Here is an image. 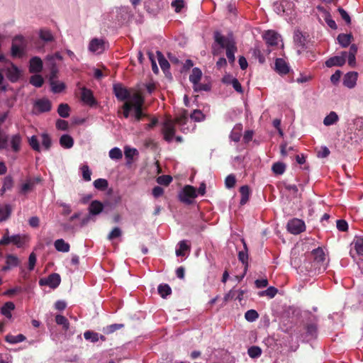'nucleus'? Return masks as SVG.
Wrapping results in <instances>:
<instances>
[{
	"label": "nucleus",
	"instance_id": "nucleus-34",
	"mask_svg": "<svg viewBox=\"0 0 363 363\" xmlns=\"http://www.w3.org/2000/svg\"><path fill=\"white\" fill-rule=\"evenodd\" d=\"M179 247L176 250L177 256H184L186 251L190 250V246L187 244L186 240H182L178 244Z\"/></svg>",
	"mask_w": 363,
	"mask_h": 363
},
{
	"label": "nucleus",
	"instance_id": "nucleus-5",
	"mask_svg": "<svg viewBox=\"0 0 363 363\" xmlns=\"http://www.w3.org/2000/svg\"><path fill=\"white\" fill-rule=\"evenodd\" d=\"M27 43L22 36H16L13 39L11 46V55L13 57H20L23 56L26 51Z\"/></svg>",
	"mask_w": 363,
	"mask_h": 363
},
{
	"label": "nucleus",
	"instance_id": "nucleus-64",
	"mask_svg": "<svg viewBox=\"0 0 363 363\" xmlns=\"http://www.w3.org/2000/svg\"><path fill=\"white\" fill-rule=\"evenodd\" d=\"M56 127L59 130H65L68 128V123L65 120L58 119L56 122Z\"/></svg>",
	"mask_w": 363,
	"mask_h": 363
},
{
	"label": "nucleus",
	"instance_id": "nucleus-30",
	"mask_svg": "<svg viewBox=\"0 0 363 363\" xmlns=\"http://www.w3.org/2000/svg\"><path fill=\"white\" fill-rule=\"evenodd\" d=\"M242 130V124L235 125L230 133V138L234 142H238L240 139Z\"/></svg>",
	"mask_w": 363,
	"mask_h": 363
},
{
	"label": "nucleus",
	"instance_id": "nucleus-36",
	"mask_svg": "<svg viewBox=\"0 0 363 363\" xmlns=\"http://www.w3.org/2000/svg\"><path fill=\"white\" fill-rule=\"evenodd\" d=\"M240 192L241 194L240 204L244 205L247 202L250 197V191L248 186L245 185L241 186L240 189Z\"/></svg>",
	"mask_w": 363,
	"mask_h": 363
},
{
	"label": "nucleus",
	"instance_id": "nucleus-59",
	"mask_svg": "<svg viewBox=\"0 0 363 363\" xmlns=\"http://www.w3.org/2000/svg\"><path fill=\"white\" fill-rule=\"evenodd\" d=\"M57 204L62 208V215L67 216L72 212L71 206L69 204H67L63 202H57Z\"/></svg>",
	"mask_w": 363,
	"mask_h": 363
},
{
	"label": "nucleus",
	"instance_id": "nucleus-33",
	"mask_svg": "<svg viewBox=\"0 0 363 363\" xmlns=\"http://www.w3.org/2000/svg\"><path fill=\"white\" fill-rule=\"evenodd\" d=\"M61 146L65 148H71L74 145L73 138L69 135H63L60 139Z\"/></svg>",
	"mask_w": 363,
	"mask_h": 363
},
{
	"label": "nucleus",
	"instance_id": "nucleus-41",
	"mask_svg": "<svg viewBox=\"0 0 363 363\" xmlns=\"http://www.w3.org/2000/svg\"><path fill=\"white\" fill-rule=\"evenodd\" d=\"M58 114L62 118H67L69 116V106L67 104H60L57 108Z\"/></svg>",
	"mask_w": 363,
	"mask_h": 363
},
{
	"label": "nucleus",
	"instance_id": "nucleus-8",
	"mask_svg": "<svg viewBox=\"0 0 363 363\" xmlns=\"http://www.w3.org/2000/svg\"><path fill=\"white\" fill-rule=\"evenodd\" d=\"M107 48V43L103 38H92L88 45V50L90 52L99 55L104 52Z\"/></svg>",
	"mask_w": 363,
	"mask_h": 363
},
{
	"label": "nucleus",
	"instance_id": "nucleus-16",
	"mask_svg": "<svg viewBox=\"0 0 363 363\" xmlns=\"http://www.w3.org/2000/svg\"><path fill=\"white\" fill-rule=\"evenodd\" d=\"M81 99L84 104L89 106H93L96 104L91 91L85 87L81 89Z\"/></svg>",
	"mask_w": 363,
	"mask_h": 363
},
{
	"label": "nucleus",
	"instance_id": "nucleus-3",
	"mask_svg": "<svg viewBox=\"0 0 363 363\" xmlns=\"http://www.w3.org/2000/svg\"><path fill=\"white\" fill-rule=\"evenodd\" d=\"M203 119L204 115L199 110H194L193 111L191 114V119L188 118L187 111H184L180 116L177 117V123L183 133H188L195 128V124L192 121L193 120L199 122Z\"/></svg>",
	"mask_w": 363,
	"mask_h": 363
},
{
	"label": "nucleus",
	"instance_id": "nucleus-57",
	"mask_svg": "<svg viewBox=\"0 0 363 363\" xmlns=\"http://www.w3.org/2000/svg\"><path fill=\"white\" fill-rule=\"evenodd\" d=\"M172 180V178L169 175H162L157 178V182L160 184L168 185Z\"/></svg>",
	"mask_w": 363,
	"mask_h": 363
},
{
	"label": "nucleus",
	"instance_id": "nucleus-62",
	"mask_svg": "<svg viewBox=\"0 0 363 363\" xmlns=\"http://www.w3.org/2000/svg\"><path fill=\"white\" fill-rule=\"evenodd\" d=\"M317 328L315 325H308L306 328V333L311 338L314 337L316 335Z\"/></svg>",
	"mask_w": 363,
	"mask_h": 363
},
{
	"label": "nucleus",
	"instance_id": "nucleus-18",
	"mask_svg": "<svg viewBox=\"0 0 363 363\" xmlns=\"http://www.w3.org/2000/svg\"><path fill=\"white\" fill-rule=\"evenodd\" d=\"M357 80V73L350 72L347 73L343 79V84L349 89L354 87Z\"/></svg>",
	"mask_w": 363,
	"mask_h": 363
},
{
	"label": "nucleus",
	"instance_id": "nucleus-22",
	"mask_svg": "<svg viewBox=\"0 0 363 363\" xmlns=\"http://www.w3.org/2000/svg\"><path fill=\"white\" fill-rule=\"evenodd\" d=\"M43 62L40 58L34 57L30 60L29 70L30 72L38 73L42 70Z\"/></svg>",
	"mask_w": 363,
	"mask_h": 363
},
{
	"label": "nucleus",
	"instance_id": "nucleus-12",
	"mask_svg": "<svg viewBox=\"0 0 363 363\" xmlns=\"http://www.w3.org/2000/svg\"><path fill=\"white\" fill-rule=\"evenodd\" d=\"M350 255L355 258V255L363 256V237L356 238L352 243Z\"/></svg>",
	"mask_w": 363,
	"mask_h": 363
},
{
	"label": "nucleus",
	"instance_id": "nucleus-29",
	"mask_svg": "<svg viewBox=\"0 0 363 363\" xmlns=\"http://www.w3.org/2000/svg\"><path fill=\"white\" fill-rule=\"evenodd\" d=\"M6 266L3 267L2 268V270L4 271L9 269L11 267L18 266L19 264V261L17 257L12 255H8L6 256Z\"/></svg>",
	"mask_w": 363,
	"mask_h": 363
},
{
	"label": "nucleus",
	"instance_id": "nucleus-40",
	"mask_svg": "<svg viewBox=\"0 0 363 363\" xmlns=\"http://www.w3.org/2000/svg\"><path fill=\"white\" fill-rule=\"evenodd\" d=\"M39 35L40 38L45 42H51L53 40V35L50 30L41 29Z\"/></svg>",
	"mask_w": 363,
	"mask_h": 363
},
{
	"label": "nucleus",
	"instance_id": "nucleus-42",
	"mask_svg": "<svg viewBox=\"0 0 363 363\" xmlns=\"http://www.w3.org/2000/svg\"><path fill=\"white\" fill-rule=\"evenodd\" d=\"M124 327L123 324L115 323L103 328V332L106 334H111L116 330H120Z\"/></svg>",
	"mask_w": 363,
	"mask_h": 363
},
{
	"label": "nucleus",
	"instance_id": "nucleus-48",
	"mask_svg": "<svg viewBox=\"0 0 363 363\" xmlns=\"http://www.w3.org/2000/svg\"><path fill=\"white\" fill-rule=\"evenodd\" d=\"M259 317L258 313L253 309L248 310L245 314V319L249 322H254Z\"/></svg>",
	"mask_w": 363,
	"mask_h": 363
},
{
	"label": "nucleus",
	"instance_id": "nucleus-9",
	"mask_svg": "<svg viewBox=\"0 0 363 363\" xmlns=\"http://www.w3.org/2000/svg\"><path fill=\"white\" fill-rule=\"evenodd\" d=\"M175 124H177V118L175 119V121L170 118H167L163 123L162 133L164 135V138L169 143L171 142L174 137Z\"/></svg>",
	"mask_w": 363,
	"mask_h": 363
},
{
	"label": "nucleus",
	"instance_id": "nucleus-37",
	"mask_svg": "<svg viewBox=\"0 0 363 363\" xmlns=\"http://www.w3.org/2000/svg\"><path fill=\"white\" fill-rule=\"evenodd\" d=\"M26 340V337L22 334H18L17 335H7L6 336V342L11 344H16L18 342H21Z\"/></svg>",
	"mask_w": 363,
	"mask_h": 363
},
{
	"label": "nucleus",
	"instance_id": "nucleus-21",
	"mask_svg": "<svg viewBox=\"0 0 363 363\" xmlns=\"http://www.w3.org/2000/svg\"><path fill=\"white\" fill-rule=\"evenodd\" d=\"M275 70L279 74H286L289 72V66L284 60L277 58L275 61Z\"/></svg>",
	"mask_w": 363,
	"mask_h": 363
},
{
	"label": "nucleus",
	"instance_id": "nucleus-11",
	"mask_svg": "<svg viewBox=\"0 0 363 363\" xmlns=\"http://www.w3.org/2000/svg\"><path fill=\"white\" fill-rule=\"evenodd\" d=\"M287 230L294 235H298L306 230V225L303 220L298 218H293L287 223Z\"/></svg>",
	"mask_w": 363,
	"mask_h": 363
},
{
	"label": "nucleus",
	"instance_id": "nucleus-17",
	"mask_svg": "<svg viewBox=\"0 0 363 363\" xmlns=\"http://www.w3.org/2000/svg\"><path fill=\"white\" fill-rule=\"evenodd\" d=\"M266 43L270 45H277L281 40V37L273 30H267L264 34Z\"/></svg>",
	"mask_w": 363,
	"mask_h": 363
},
{
	"label": "nucleus",
	"instance_id": "nucleus-47",
	"mask_svg": "<svg viewBox=\"0 0 363 363\" xmlns=\"http://www.w3.org/2000/svg\"><path fill=\"white\" fill-rule=\"evenodd\" d=\"M277 289L273 286L269 287L267 289L259 293V296H267L270 298H274L277 294Z\"/></svg>",
	"mask_w": 363,
	"mask_h": 363
},
{
	"label": "nucleus",
	"instance_id": "nucleus-55",
	"mask_svg": "<svg viewBox=\"0 0 363 363\" xmlns=\"http://www.w3.org/2000/svg\"><path fill=\"white\" fill-rule=\"evenodd\" d=\"M28 142L29 145L34 150L38 152L40 150V147L36 136L33 135L32 137H30L28 140Z\"/></svg>",
	"mask_w": 363,
	"mask_h": 363
},
{
	"label": "nucleus",
	"instance_id": "nucleus-54",
	"mask_svg": "<svg viewBox=\"0 0 363 363\" xmlns=\"http://www.w3.org/2000/svg\"><path fill=\"white\" fill-rule=\"evenodd\" d=\"M81 171H82V177H83L84 180L86 182L91 181V172L89 169V167L86 164L83 165L81 167Z\"/></svg>",
	"mask_w": 363,
	"mask_h": 363
},
{
	"label": "nucleus",
	"instance_id": "nucleus-56",
	"mask_svg": "<svg viewBox=\"0 0 363 363\" xmlns=\"http://www.w3.org/2000/svg\"><path fill=\"white\" fill-rule=\"evenodd\" d=\"M121 235H122V231H121V228H119L118 227H116L108 235V239L111 240L115 238L121 237Z\"/></svg>",
	"mask_w": 363,
	"mask_h": 363
},
{
	"label": "nucleus",
	"instance_id": "nucleus-39",
	"mask_svg": "<svg viewBox=\"0 0 363 363\" xmlns=\"http://www.w3.org/2000/svg\"><path fill=\"white\" fill-rule=\"evenodd\" d=\"M21 138L19 135H14L11 138V145L13 151L18 152L20 150Z\"/></svg>",
	"mask_w": 363,
	"mask_h": 363
},
{
	"label": "nucleus",
	"instance_id": "nucleus-15",
	"mask_svg": "<svg viewBox=\"0 0 363 363\" xmlns=\"http://www.w3.org/2000/svg\"><path fill=\"white\" fill-rule=\"evenodd\" d=\"M61 281L60 276L58 274H50L45 281L40 280V284L41 285L46 284L52 289L57 288Z\"/></svg>",
	"mask_w": 363,
	"mask_h": 363
},
{
	"label": "nucleus",
	"instance_id": "nucleus-26",
	"mask_svg": "<svg viewBox=\"0 0 363 363\" xmlns=\"http://www.w3.org/2000/svg\"><path fill=\"white\" fill-rule=\"evenodd\" d=\"M40 179L39 178L35 179H28L26 183L22 184L21 186V192L23 194H26L28 191H31L35 185L40 182Z\"/></svg>",
	"mask_w": 363,
	"mask_h": 363
},
{
	"label": "nucleus",
	"instance_id": "nucleus-23",
	"mask_svg": "<svg viewBox=\"0 0 363 363\" xmlns=\"http://www.w3.org/2000/svg\"><path fill=\"white\" fill-rule=\"evenodd\" d=\"M54 246L57 251L61 252H68L70 250L69 244L62 238L56 240Z\"/></svg>",
	"mask_w": 363,
	"mask_h": 363
},
{
	"label": "nucleus",
	"instance_id": "nucleus-61",
	"mask_svg": "<svg viewBox=\"0 0 363 363\" xmlns=\"http://www.w3.org/2000/svg\"><path fill=\"white\" fill-rule=\"evenodd\" d=\"M13 185V180L11 177H6L4 178L2 190L4 191L10 189Z\"/></svg>",
	"mask_w": 363,
	"mask_h": 363
},
{
	"label": "nucleus",
	"instance_id": "nucleus-43",
	"mask_svg": "<svg viewBox=\"0 0 363 363\" xmlns=\"http://www.w3.org/2000/svg\"><path fill=\"white\" fill-rule=\"evenodd\" d=\"M55 321L57 325H62L65 330H67L69 329V322L68 320L62 315H57L55 317Z\"/></svg>",
	"mask_w": 363,
	"mask_h": 363
},
{
	"label": "nucleus",
	"instance_id": "nucleus-44",
	"mask_svg": "<svg viewBox=\"0 0 363 363\" xmlns=\"http://www.w3.org/2000/svg\"><path fill=\"white\" fill-rule=\"evenodd\" d=\"M172 292L171 288L167 284H160L158 286V293L162 298H165Z\"/></svg>",
	"mask_w": 363,
	"mask_h": 363
},
{
	"label": "nucleus",
	"instance_id": "nucleus-53",
	"mask_svg": "<svg viewBox=\"0 0 363 363\" xmlns=\"http://www.w3.org/2000/svg\"><path fill=\"white\" fill-rule=\"evenodd\" d=\"M172 7L174 9L175 12L179 13L185 6L184 0H174L172 4Z\"/></svg>",
	"mask_w": 363,
	"mask_h": 363
},
{
	"label": "nucleus",
	"instance_id": "nucleus-35",
	"mask_svg": "<svg viewBox=\"0 0 363 363\" xmlns=\"http://www.w3.org/2000/svg\"><path fill=\"white\" fill-rule=\"evenodd\" d=\"M11 213V207L7 204H0V221L6 220Z\"/></svg>",
	"mask_w": 363,
	"mask_h": 363
},
{
	"label": "nucleus",
	"instance_id": "nucleus-10",
	"mask_svg": "<svg viewBox=\"0 0 363 363\" xmlns=\"http://www.w3.org/2000/svg\"><path fill=\"white\" fill-rule=\"evenodd\" d=\"M196 196V189L191 186L187 185L184 186L182 191L179 193V197L180 201L183 203L190 204Z\"/></svg>",
	"mask_w": 363,
	"mask_h": 363
},
{
	"label": "nucleus",
	"instance_id": "nucleus-1",
	"mask_svg": "<svg viewBox=\"0 0 363 363\" xmlns=\"http://www.w3.org/2000/svg\"><path fill=\"white\" fill-rule=\"evenodd\" d=\"M113 90L118 99L125 101L122 106V112L125 118L130 117L133 121L138 122L146 116L143 109L144 98L140 93L130 91L119 84L115 85Z\"/></svg>",
	"mask_w": 363,
	"mask_h": 363
},
{
	"label": "nucleus",
	"instance_id": "nucleus-7",
	"mask_svg": "<svg viewBox=\"0 0 363 363\" xmlns=\"http://www.w3.org/2000/svg\"><path fill=\"white\" fill-rule=\"evenodd\" d=\"M311 256L313 259L314 264L318 265L317 268L319 272L325 271L327 267L325 261V255L322 248H317L311 252Z\"/></svg>",
	"mask_w": 363,
	"mask_h": 363
},
{
	"label": "nucleus",
	"instance_id": "nucleus-28",
	"mask_svg": "<svg viewBox=\"0 0 363 363\" xmlns=\"http://www.w3.org/2000/svg\"><path fill=\"white\" fill-rule=\"evenodd\" d=\"M84 337L86 340H89L91 342H96L99 339L102 340L103 341L105 340L104 335H99L97 333L90 330L86 331L84 333Z\"/></svg>",
	"mask_w": 363,
	"mask_h": 363
},
{
	"label": "nucleus",
	"instance_id": "nucleus-19",
	"mask_svg": "<svg viewBox=\"0 0 363 363\" xmlns=\"http://www.w3.org/2000/svg\"><path fill=\"white\" fill-rule=\"evenodd\" d=\"M242 242H243V245H244V250L239 252L238 258H239V260L242 264H245V266L244 274L240 277H237L238 281H240L244 277L245 274L246 273V271L247 269V260H248L247 249L246 243L245 242V241L243 240H242Z\"/></svg>",
	"mask_w": 363,
	"mask_h": 363
},
{
	"label": "nucleus",
	"instance_id": "nucleus-32",
	"mask_svg": "<svg viewBox=\"0 0 363 363\" xmlns=\"http://www.w3.org/2000/svg\"><path fill=\"white\" fill-rule=\"evenodd\" d=\"M357 52V48L355 45L353 44L350 46L349 52H347L348 64L352 67L355 65V55Z\"/></svg>",
	"mask_w": 363,
	"mask_h": 363
},
{
	"label": "nucleus",
	"instance_id": "nucleus-24",
	"mask_svg": "<svg viewBox=\"0 0 363 363\" xmlns=\"http://www.w3.org/2000/svg\"><path fill=\"white\" fill-rule=\"evenodd\" d=\"M15 305L13 302H6L0 309V313L6 318L11 319L12 317L11 312L14 310Z\"/></svg>",
	"mask_w": 363,
	"mask_h": 363
},
{
	"label": "nucleus",
	"instance_id": "nucleus-38",
	"mask_svg": "<svg viewBox=\"0 0 363 363\" xmlns=\"http://www.w3.org/2000/svg\"><path fill=\"white\" fill-rule=\"evenodd\" d=\"M26 242V238L20 235H11V243L14 244L18 247L23 246Z\"/></svg>",
	"mask_w": 363,
	"mask_h": 363
},
{
	"label": "nucleus",
	"instance_id": "nucleus-14",
	"mask_svg": "<svg viewBox=\"0 0 363 363\" xmlns=\"http://www.w3.org/2000/svg\"><path fill=\"white\" fill-rule=\"evenodd\" d=\"M202 72L201 69L197 67L193 69L192 72L189 76V80L194 84V89L195 91H201V89H202L199 84Z\"/></svg>",
	"mask_w": 363,
	"mask_h": 363
},
{
	"label": "nucleus",
	"instance_id": "nucleus-49",
	"mask_svg": "<svg viewBox=\"0 0 363 363\" xmlns=\"http://www.w3.org/2000/svg\"><path fill=\"white\" fill-rule=\"evenodd\" d=\"M272 171L276 174H282L286 169V166L282 162H276L272 165Z\"/></svg>",
	"mask_w": 363,
	"mask_h": 363
},
{
	"label": "nucleus",
	"instance_id": "nucleus-51",
	"mask_svg": "<svg viewBox=\"0 0 363 363\" xmlns=\"http://www.w3.org/2000/svg\"><path fill=\"white\" fill-rule=\"evenodd\" d=\"M52 91L55 93H60L64 90L65 85L62 82L52 81L51 82Z\"/></svg>",
	"mask_w": 363,
	"mask_h": 363
},
{
	"label": "nucleus",
	"instance_id": "nucleus-52",
	"mask_svg": "<svg viewBox=\"0 0 363 363\" xmlns=\"http://www.w3.org/2000/svg\"><path fill=\"white\" fill-rule=\"evenodd\" d=\"M94 186L99 190H104L108 186V182L105 179H98L94 182Z\"/></svg>",
	"mask_w": 363,
	"mask_h": 363
},
{
	"label": "nucleus",
	"instance_id": "nucleus-45",
	"mask_svg": "<svg viewBox=\"0 0 363 363\" xmlns=\"http://www.w3.org/2000/svg\"><path fill=\"white\" fill-rule=\"evenodd\" d=\"M108 155L111 159L118 160L122 158L123 153L118 147H113L109 151Z\"/></svg>",
	"mask_w": 363,
	"mask_h": 363
},
{
	"label": "nucleus",
	"instance_id": "nucleus-58",
	"mask_svg": "<svg viewBox=\"0 0 363 363\" xmlns=\"http://www.w3.org/2000/svg\"><path fill=\"white\" fill-rule=\"evenodd\" d=\"M235 182H236V180H235V176L233 174H230L226 177L225 184L226 187L230 189L235 186Z\"/></svg>",
	"mask_w": 363,
	"mask_h": 363
},
{
	"label": "nucleus",
	"instance_id": "nucleus-4",
	"mask_svg": "<svg viewBox=\"0 0 363 363\" xmlns=\"http://www.w3.org/2000/svg\"><path fill=\"white\" fill-rule=\"evenodd\" d=\"M0 69L4 70L8 79L13 82L18 81L22 75V70L7 60L1 54H0Z\"/></svg>",
	"mask_w": 363,
	"mask_h": 363
},
{
	"label": "nucleus",
	"instance_id": "nucleus-63",
	"mask_svg": "<svg viewBox=\"0 0 363 363\" xmlns=\"http://www.w3.org/2000/svg\"><path fill=\"white\" fill-rule=\"evenodd\" d=\"M337 228L339 230L345 232L348 228L347 223L344 220H338L337 221Z\"/></svg>",
	"mask_w": 363,
	"mask_h": 363
},
{
	"label": "nucleus",
	"instance_id": "nucleus-31",
	"mask_svg": "<svg viewBox=\"0 0 363 363\" xmlns=\"http://www.w3.org/2000/svg\"><path fill=\"white\" fill-rule=\"evenodd\" d=\"M337 39L342 47L346 48L350 44L352 35L351 34L341 33L338 35Z\"/></svg>",
	"mask_w": 363,
	"mask_h": 363
},
{
	"label": "nucleus",
	"instance_id": "nucleus-13",
	"mask_svg": "<svg viewBox=\"0 0 363 363\" xmlns=\"http://www.w3.org/2000/svg\"><path fill=\"white\" fill-rule=\"evenodd\" d=\"M347 60V52H342L341 55L335 56L329 58L325 62V65L328 67H332L333 66H342Z\"/></svg>",
	"mask_w": 363,
	"mask_h": 363
},
{
	"label": "nucleus",
	"instance_id": "nucleus-46",
	"mask_svg": "<svg viewBox=\"0 0 363 363\" xmlns=\"http://www.w3.org/2000/svg\"><path fill=\"white\" fill-rule=\"evenodd\" d=\"M43 82V78L39 74L32 76L30 79V83L35 87H40Z\"/></svg>",
	"mask_w": 363,
	"mask_h": 363
},
{
	"label": "nucleus",
	"instance_id": "nucleus-25",
	"mask_svg": "<svg viewBox=\"0 0 363 363\" xmlns=\"http://www.w3.org/2000/svg\"><path fill=\"white\" fill-rule=\"evenodd\" d=\"M339 121V116L335 111H330L323 119V124L325 126L333 125Z\"/></svg>",
	"mask_w": 363,
	"mask_h": 363
},
{
	"label": "nucleus",
	"instance_id": "nucleus-27",
	"mask_svg": "<svg viewBox=\"0 0 363 363\" xmlns=\"http://www.w3.org/2000/svg\"><path fill=\"white\" fill-rule=\"evenodd\" d=\"M104 209L102 203L99 201H94L91 203L89 207V211L91 215H98Z\"/></svg>",
	"mask_w": 363,
	"mask_h": 363
},
{
	"label": "nucleus",
	"instance_id": "nucleus-6",
	"mask_svg": "<svg viewBox=\"0 0 363 363\" xmlns=\"http://www.w3.org/2000/svg\"><path fill=\"white\" fill-rule=\"evenodd\" d=\"M294 4L288 0H281L274 4V10L279 15L291 16L294 12Z\"/></svg>",
	"mask_w": 363,
	"mask_h": 363
},
{
	"label": "nucleus",
	"instance_id": "nucleus-50",
	"mask_svg": "<svg viewBox=\"0 0 363 363\" xmlns=\"http://www.w3.org/2000/svg\"><path fill=\"white\" fill-rule=\"evenodd\" d=\"M247 353L252 358H257L262 354V350L257 346H252L248 349Z\"/></svg>",
	"mask_w": 363,
	"mask_h": 363
},
{
	"label": "nucleus",
	"instance_id": "nucleus-20",
	"mask_svg": "<svg viewBox=\"0 0 363 363\" xmlns=\"http://www.w3.org/2000/svg\"><path fill=\"white\" fill-rule=\"evenodd\" d=\"M51 109V103L48 99H39L35 103V110L39 113L49 111Z\"/></svg>",
	"mask_w": 363,
	"mask_h": 363
},
{
	"label": "nucleus",
	"instance_id": "nucleus-60",
	"mask_svg": "<svg viewBox=\"0 0 363 363\" xmlns=\"http://www.w3.org/2000/svg\"><path fill=\"white\" fill-rule=\"evenodd\" d=\"M42 138V144L45 147L46 150H48L51 145V140L49 135L46 133H43L41 135Z\"/></svg>",
	"mask_w": 363,
	"mask_h": 363
},
{
	"label": "nucleus",
	"instance_id": "nucleus-2",
	"mask_svg": "<svg viewBox=\"0 0 363 363\" xmlns=\"http://www.w3.org/2000/svg\"><path fill=\"white\" fill-rule=\"evenodd\" d=\"M223 49L226 50V55L230 63L235 62V52L237 50L235 43L232 37H225L216 31L214 33V43L212 45L213 55H219Z\"/></svg>",
	"mask_w": 363,
	"mask_h": 363
}]
</instances>
